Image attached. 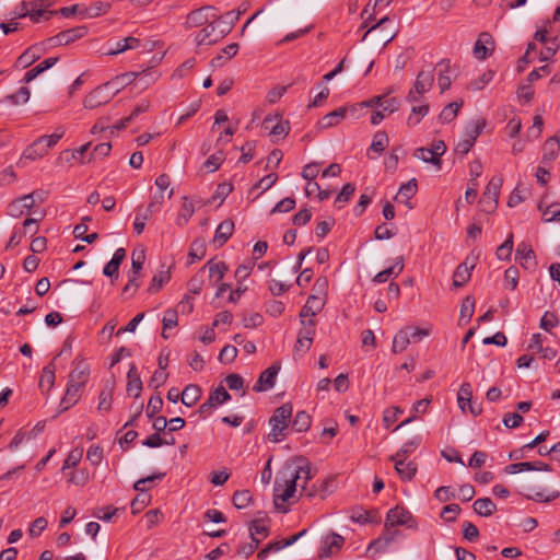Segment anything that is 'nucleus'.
<instances>
[{
  "label": "nucleus",
  "mask_w": 560,
  "mask_h": 560,
  "mask_svg": "<svg viewBox=\"0 0 560 560\" xmlns=\"http://www.w3.org/2000/svg\"><path fill=\"white\" fill-rule=\"evenodd\" d=\"M292 411L291 404H283L273 411L269 419V424L271 425V431L268 434L269 441L278 443L284 439L283 432L291 422Z\"/></svg>",
  "instance_id": "nucleus-1"
},
{
  "label": "nucleus",
  "mask_w": 560,
  "mask_h": 560,
  "mask_svg": "<svg viewBox=\"0 0 560 560\" xmlns=\"http://www.w3.org/2000/svg\"><path fill=\"white\" fill-rule=\"evenodd\" d=\"M217 24V15L212 14V21L202 26L201 30L194 33V43L196 46H210L222 39L228 33H230L231 27H223L218 31Z\"/></svg>",
  "instance_id": "nucleus-2"
},
{
  "label": "nucleus",
  "mask_w": 560,
  "mask_h": 560,
  "mask_svg": "<svg viewBox=\"0 0 560 560\" xmlns=\"http://www.w3.org/2000/svg\"><path fill=\"white\" fill-rule=\"evenodd\" d=\"M296 475L285 474L283 470L279 472L275 481V505L281 509L279 500L287 502L296 491Z\"/></svg>",
  "instance_id": "nucleus-3"
},
{
  "label": "nucleus",
  "mask_w": 560,
  "mask_h": 560,
  "mask_svg": "<svg viewBox=\"0 0 560 560\" xmlns=\"http://www.w3.org/2000/svg\"><path fill=\"white\" fill-rule=\"evenodd\" d=\"M62 133L54 132L49 136H42L28 145L23 152V158L28 160H37L48 153V150L57 144Z\"/></svg>",
  "instance_id": "nucleus-4"
},
{
  "label": "nucleus",
  "mask_w": 560,
  "mask_h": 560,
  "mask_svg": "<svg viewBox=\"0 0 560 560\" xmlns=\"http://www.w3.org/2000/svg\"><path fill=\"white\" fill-rule=\"evenodd\" d=\"M108 86L109 85H107V83H104L90 92L83 101L84 108L95 109L110 102L114 97V94Z\"/></svg>",
  "instance_id": "nucleus-5"
},
{
  "label": "nucleus",
  "mask_w": 560,
  "mask_h": 560,
  "mask_svg": "<svg viewBox=\"0 0 560 560\" xmlns=\"http://www.w3.org/2000/svg\"><path fill=\"white\" fill-rule=\"evenodd\" d=\"M261 127L264 130L268 131L275 141L284 138L290 130L289 122L283 121L278 115L266 116L262 120Z\"/></svg>",
  "instance_id": "nucleus-6"
},
{
  "label": "nucleus",
  "mask_w": 560,
  "mask_h": 560,
  "mask_svg": "<svg viewBox=\"0 0 560 560\" xmlns=\"http://www.w3.org/2000/svg\"><path fill=\"white\" fill-rule=\"evenodd\" d=\"M88 33V28L83 25L72 27L62 32H59L57 35L48 38V43L50 47H57L62 45H69L77 39L82 38Z\"/></svg>",
  "instance_id": "nucleus-7"
},
{
  "label": "nucleus",
  "mask_w": 560,
  "mask_h": 560,
  "mask_svg": "<svg viewBox=\"0 0 560 560\" xmlns=\"http://www.w3.org/2000/svg\"><path fill=\"white\" fill-rule=\"evenodd\" d=\"M501 186V177H492L489 180L480 201L482 205H485V209L487 211H492L497 208Z\"/></svg>",
  "instance_id": "nucleus-8"
},
{
  "label": "nucleus",
  "mask_w": 560,
  "mask_h": 560,
  "mask_svg": "<svg viewBox=\"0 0 560 560\" xmlns=\"http://www.w3.org/2000/svg\"><path fill=\"white\" fill-rule=\"evenodd\" d=\"M345 538L337 533H329L320 540L319 558H329L337 553L343 546Z\"/></svg>",
  "instance_id": "nucleus-9"
},
{
  "label": "nucleus",
  "mask_w": 560,
  "mask_h": 560,
  "mask_svg": "<svg viewBox=\"0 0 560 560\" xmlns=\"http://www.w3.org/2000/svg\"><path fill=\"white\" fill-rule=\"evenodd\" d=\"M280 371V364L273 363L259 375L253 390L256 393L267 392L275 386L276 377Z\"/></svg>",
  "instance_id": "nucleus-10"
},
{
  "label": "nucleus",
  "mask_w": 560,
  "mask_h": 560,
  "mask_svg": "<svg viewBox=\"0 0 560 560\" xmlns=\"http://www.w3.org/2000/svg\"><path fill=\"white\" fill-rule=\"evenodd\" d=\"M413 521L412 514L402 506H395L387 512L385 527H395L407 525L410 527V522Z\"/></svg>",
  "instance_id": "nucleus-11"
},
{
  "label": "nucleus",
  "mask_w": 560,
  "mask_h": 560,
  "mask_svg": "<svg viewBox=\"0 0 560 560\" xmlns=\"http://www.w3.org/2000/svg\"><path fill=\"white\" fill-rule=\"evenodd\" d=\"M213 11L210 5L201 7L197 10L191 11L186 18V27H202L212 21V15L209 13Z\"/></svg>",
  "instance_id": "nucleus-12"
},
{
  "label": "nucleus",
  "mask_w": 560,
  "mask_h": 560,
  "mask_svg": "<svg viewBox=\"0 0 560 560\" xmlns=\"http://www.w3.org/2000/svg\"><path fill=\"white\" fill-rule=\"evenodd\" d=\"M52 5L51 0H32L27 1V7L31 11V21L38 23L40 19L47 13L46 19L48 20L51 15L56 14V11H47Z\"/></svg>",
  "instance_id": "nucleus-13"
},
{
  "label": "nucleus",
  "mask_w": 560,
  "mask_h": 560,
  "mask_svg": "<svg viewBox=\"0 0 560 560\" xmlns=\"http://www.w3.org/2000/svg\"><path fill=\"white\" fill-rule=\"evenodd\" d=\"M515 259L525 269H534L537 265L536 255H535L530 244H528L526 242H522L518 244L516 253H515Z\"/></svg>",
  "instance_id": "nucleus-14"
},
{
  "label": "nucleus",
  "mask_w": 560,
  "mask_h": 560,
  "mask_svg": "<svg viewBox=\"0 0 560 560\" xmlns=\"http://www.w3.org/2000/svg\"><path fill=\"white\" fill-rule=\"evenodd\" d=\"M382 109L374 110L371 116V124L378 125L387 115L397 112L400 107V102L397 97H390L380 103Z\"/></svg>",
  "instance_id": "nucleus-15"
},
{
  "label": "nucleus",
  "mask_w": 560,
  "mask_h": 560,
  "mask_svg": "<svg viewBox=\"0 0 560 560\" xmlns=\"http://www.w3.org/2000/svg\"><path fill=\"white\" fill-rule=\"evenodd\" d=\"M492 36L483 32L479 35V38L474 46V55L479 60H485L494 49Z\"/></svg>",
  "instance_id": "nucleus-16"
},
{
  "label": "nucleus",
  "mask_w": 560,
  "mask_h": 560,
  "mask_svg": "<svg viewBox=\"0 0 560 560\" xmlns=\"http://www.w3.org/2000/svg\"><path fill=\"white\" fill-rule=\"evenodd\" d=\"M82 387L68 382L66 393L59 404L58 415L74 406L81 397Z\"/></svg>",
  "instance_id": "nucleus-17"
},
{
  "label": "nucleus",
  "mask_w": 560,
  "mask_h": 560,
  "mask_svg": "<svg viewBox=\"0 0 560 560\" xmlns=\"http://www.w3.org/2000/svg\"><path fill=\"white\" fill-rule=\"evenodd\" d=\"M325 301L317 295H310L305 305L300 312L301 319L306 317L314 319V317L323 310Z\"/></svg>",
  "instance_id": "nucleus-18"
},
{
  "label": "nucleus",
  "mask_w": 560,
  "mask_h": 560,
  "mask_svg": "<svg viewBox=\"0 0 560 560\" xmlns=\"http://www.w3.org/2000/svg\"><path fill=\"white\" fill-rule=\"evenodd\" d=\"M390 460L395 463V470L402 480H412L417 472V466L415 463L407 462L405 458H397V456H390Z\"/></svg>",
  "instance_id": "nucleus-19"
},
{
  "label": "nucleus",
  "mask_w": 560,
  "mask_h": 560,
  "mask_svg": "<svg viewBox=\"0 0 560 560\" xmlns=\"http://www.w3.org/2000/svg\"><path fill=\"white\" fill-rule=\"evenodd\" d=\"M110 47L106 51L108 56H116L118 54L125 52L129 49H136L140 46V39L133 36H128L126 38L119 39L114 44H109Z\"/></svg>",
  "instance_id": "nucleus-20"
},
{
  "label": "nucleus",
  "mask_w": 560,
  "mask_h": 560,
  "mask_svg": "<svg viewBox=\"0 0 560 560\" xmlns=\"http://www.w3.org/2000/svg\"><path fill=\"white\" fill-rule=\"evenodd\" d=\"M303 462L302 465H299L296 467L288 466L283 469L285 474L296 475V483L299 480H303L302 485V491H306V483L308 480L313 478L311 472L310 463L306 459H300Z\"/></svg>",
  "instance_id": "nucleus-21"
},
{
  "label": "nucleus",
  "mask_w": 560,
  "mask_h": 560,
  "mask_svg": "<svg viewBox=\"0 0 560 560\" xmlns=\"http://www.w3.org/2000/svg\"><path fill=\"white\" fill-rule=\"evenodd\" d=\"M89 375V364L85 363L84 361H79L75 363V368L69 374L68 382L83 388L85 383L88 382Z\"/></svg>",
  "instance_id": "nucleus-22"
},
{
  "label": "nucleus",
  "mask_w": 560,
  "mask_h": 560,
  "mask_svg": "<svg viewBox=\"0 0 560 560\" xmlns=\"http://www.w3.org/2000/svg\"><path fill=\"white\" fill-rule=\"evenodd\" d=\"M475 264H468V259L464 262L459 264L453 275V285L456 288L464 287L470 279L471 270L474 269Z\"/></svg>",
  "instance_id": "nucleus-23"
},
{
  "label": "nucleus",
  "mask_w": 560,
  "mask_h": 560,
  "mask_svg": "<svg viewBox=\"0 0 560 560\" xmlns=\"http://www.w3.org/2000/svg\"><path fill=\"white\" fill-rule=\"evenodd\" d=\"M234 231V222L232 220H224L222 221L217 230L213 237V243L215 246L221 247L223 246L228 240L232 236Z\"/></svg>",
  "instance_id": "nucleus-24"
},
{
  "label": "nucleus",
  "mask_w": 560,
  "mask_h": 560,
  "mask_svg": "<svg viewBox=\"0 0 560 560\" xmlns=\"http://www.w3.org/2000/svg\"><path fill=\"white\" fill-rule=\"evenodd\" d=\"M126 257V250L124 248H117L113 255V258L105 265L103 273L106 277H117L118 270Z\"/></svg>",
  "instance_id": "nucleus-25"
},
{
  "label": "nucleus",
  "mask_w": 560,
  "mask_h": 560,
  "mask_svg": "<svg viewBox=\"0 0 560 560\" xmlns=\"http://www.w3.org/2000/svg\"><path fill=\"white\" fill-rule=\"evenodd\" d=\"M127 393L138 398L142 390V381L135 364H131L127 373Z\"/></svg>",
  "instance_id": "nucleus-26"
},
{
  "label": "nucleus",
  "mask_w": 560,
  "mask_h": 560,
  "mask_svg": "<svg viewBox=\"0 0 560 560\" xmlns=\"http://www.w3.org/2000/svg\"><path fill=\"white\" fill-rule=\"evenodd\" d=\"M346 116H347V108L339 107V108L326 114L325 116H323L318 121V126L322 129L337 126Z\"/></svg>",
  "instance_id": "nucleus-27"
},
{
  "label": "nucleus",
  "mask_w": 560,
  "mask_h": 560,
  "mask_svg": "<svg viewBox=\"0 0 560 560\" xmlns=\"http://www.w3.org/2000/svg\"><path fill=\"white\" fill-rule=\"evenodd\" d=\"M434 82L433 71H420L417 75L413 89L418 94H424L430 91Z\"/></svg>",
  "instance_id": "nucleus-28"
},
{
  "label": "nucleus",
  "mask_w": 560,
  "mask_h": 560,
  "mask_svg": "<svg viewBox=\"0 0 560 560\" xmlns=\"http://www.w3.org/2000/svg\"><path fill=\"white\" fill-rule=\"evenodd\" d=\"M486 127V119L478 118L471 120L467 124L464 132V138L470 140L471 143H475L479 135L482 132Z\"/></svg>",
  "instance_id": "nucleus-29"
},
{
  "label": "nucleus",
  "mask_w": 560,
  "mask_h": 560,
  "mask_svg": "<svg viewBox=\"0 0 560 560\" xmlns=\"http://www.w3.org/2000/svg\"><path fill=\"white\" fill-rule=\"evenodd\" d=\"M205 267L208 269L210 281L214 280L213 284L221 281L228 271V266L224 261L214 262L209 260Z\"/></svg>",
  "instance_id": "nucleus-30"
},
{
  "label": "nucleus",
  "mask_w": 560,
  "mask_h": 560,
  "mask_svg": "<svg viewBox=\"0 0 560 560\" xmlns=\"http://www.w3.org/2000/svg\"><path fill=\"white\" fill-rule=\"evenodd\" d=\"M137 77L135 72H127L120 75H117L113 80L106 82L109 85V90L113 92L114 96L126 85L130 84Z\"/></svg>",
  "instance_id": "nucleus-31"
},
{
  "label": "nucleus",
  "mask_w": 560,
  "mask_h": 560,
  "mask_svg": "<svg viewBox=\"0 0 560 560\" xmlns=\"http://www.w3.org/2000/svg\"><path fill=\"white\" fill-rule=\"evenodd\" d=\"M474 511L480 516H491L497 511V505L490 498H480L474 502Z\"/></svg>",
  "instance_id": "nucleus-32"
},
{
  "label": "nucleus",
  "mask_w": 560,
  "mask_h": 560,
  "mask_svg": "<svg viewBox=\"0 0 560 560\" xmlns=\"http://www.w3.org/2000/svg\"><path fill=\"white\" fill-rule=\"evenodd\" d=\"M417 192V180L415 178L408 180L406 184H402L396 195L395 199L398 202H404L408 205L409 200Z\"/></svg>",
  "instance_id": "nucleus-33"
},
{
  "label": "nucleus",
  "mask_w": 560,
  "mask_h": 560,
  "mask_svg": "<svg viewBox=\"0 0 560 560\" xmlns=\"http://www.w3.org/2000/svg\"><path fill=\"white\" fill-rule=\"evenodd\" d=\"M201 396V389L199 386L189 384L182 392V402L187 406H194Z\"/></svg>",
  "instance_id": "nucleus-34"
},
{
  "label": "nucleus",
  "mask_w": 560,
  "mask_h": 560,
  "mask_svg": "<svg viewBox=\"0 0 560 560\" xmlns=\"http://www.w3.org/2000/svg\"><path fill=\"white\" fill-rule=\"evenodd\" d=\"M523 494L526 499L537 502H550L559 497V492H555L551 495H546L542 489H536L534 487H526Z\"/></svg>",
  "instance_id": "nucleus-35"
},
{
  "label": "nucleus",
  "mask_w": 560,
  "mask_h": 560,
  "mask_svg": "<svg viewBox=\"0 0 560 560\" xmlns=\"http://www.w3.org/2000/svg\"><path fill=\"white\" fill-rule=\"evenodd\" d=\"M463 105V101L460 102H452L446 105L439 115V120L442 124H447L454 120Z\"/></svg>",
  "instance_id": "nucleus-36"
},
{
  "label": "nucleus",
  "mask_w": 560,
  "mask_h": 560,
  "mask_svg": "<svg viewBox=\"0 0 560 560\" xmlns=\"http://www.w3.org/2000/svg\"><path fill=\"white\" fill-rule=\"evenodd\" d=\"M538 209L541 211L542 220L546 223L549 222H559L560 223V203H551L546 208H542L541 205L538 206Z\"/></svg>",
  "instance_id": "nucleus-37"
},
{
  "label": "nucleus",
  "mask_w": 560,
  "mask_h": 560,
  "mask_svg": "<svg viewBox=\"0 0 560 560\" xmlns=\"http://www.w3.org/2000/svg\"><path fill=\"white\" fill-rule=\"evenodd\" d=\"M39 52L37 49L31 47L27 48L15 61V67L27 68L39 59Z\"/></svg>",
  "instance_id": "nucleus-38"
},
{
  "label": "nucleus",
  "mask_w": 560,
  "mask_h": 560,
  "mask_svg": "<svg viewBox=\"0 0 560 560\" xmlns=\"http://www.w3.org/2000/svg\"><path fill=\"white\" fill-rule=\"evenodd\" d=\"M312 423V418L306 411H298L293 421L292 428L296 432H306Z\"/></svg>",
  "instance_id": "nucleus-39"
},
{
  "label": "nucleus",
  "mask_w": 560,
  "mask_h": 560,
  "mask_svg": "<svg viewBox=\"0 0 560 560\" xmlns=\"http://www.w3.org/2000/svg\"><path fill=\"white\" fill-rule=\"evenodd\" d=\"M55 380H56L55 364L51 362L43 369L40 380H39V386L42 388L46 387L47 390H50L55 384Z\"/></svg>",
  "instance_id": "nucleus-40"
},
{
  "label": "nucleus",
  "mask_w": 560,
  "mask_h": 560,
  "mask_svg": "<svg viewBox=\"0 0 560 560\" xmlns=\"http://www.w3.org/2000/svg\"><path fill=\"white\" fill-rule=\"evenodd\" d=\"M410 343L409 331L405 328L399 330L393 340L392 350L394 353L402 352Z\"/></svg>",
  "instance_id": "nucleus-41"
},
{
  "label": "nucleus",
  "mask_w": 560,
  "mask_h": 560,
  "mask_svg": "<svg viewBox=\"0 0 560 560\" xmlns=\"http://www.w3.org/2000/svg\"><path fill=\"white\" fill-rule=\"evenodd\" d=\"M206 242L203 240H195L189 249L188 258L189 264H194L196 260H200L206 255Z\"/></svg>",
  "instance_id": "nucleus-42"
},
{
  "label": "nucleus",
  "mask_w": 560,
  "mask_h": 560,
  "mask_svg": "<svg viewBox=\"0 0 560 560\" xmlns=\"http://www.w3.org/2000/svg\"><path fill=\"white\" fill-rule=\"evenodd\" d=\"M150 107L149 101H143L140 104H138L133 110L130 113L128 117L122 118L119 124L116 126L118 129H125L130 121H132L135 118H137L140 114H143L148 112Z\"/></svg>",
  "instance_id": "nucleus-43"
},
{
  "label": "nucleus",
  "mask_w": 560,
  "mask_h": 560,
  "mask_svg": "<svg viewBox=\"0 0 560 560\" xmlns=\"http://www.w3.org/2000/svg\"><path fill=\"white\" fill-rule=\"evenodd\" d=\"M165 476L164 472H158V474H153L151 476H148L145 478H141L139 480H137L133 485V488L135 490L139 491V492H148L152 487H153V482L155 480H161L163 479Z\"/></svg>",
  "instance_id": "nucleus-44"
},
{
  "label": "nucleus",
  "mask_w": 560,
  "mask_h": 560,
  "mask_svg": "<svg viewBox=\"0 0 560 560\" xmlns=\"http://www.w3.org/2000/svg\"><path fill=\"white\" fill-rule=\"evenodd\" d=\"M388 143L389 139L387 133L383 130H380L374 135L372 143L370 145V150L376 153H383L388 147Z\"/></svg>",
  "instance_id": "nucleus-45"
},
{
  "label": "nucleus",
  "mask_w": 560,
  "mask_h": 560,
  "mask_svg": "<svg viewBox=\"0 0 560 560\" xmlns=\"http://www.w3.org/2000/svg\"><path fill=\"white\" fill-rule=\"evenodd\" d=\"M114 385H106V387L100 393L98 406L100 411H109L112 408Z\"/></svg>",
  "instance_id": "nucleus-46"
},
{
  "label": "nucleus",
  "mask_w": 560,
  "mask_h": 560,
  "mask_svg": "<svg viewBox=\"0 0 560 560\" xmlns=\"http://www.w3.org/2000/svg\"><path fill=\"white\" fill-rule=\"evenodd\" d=\"M560 150V141L557 137H550L544 144V161H551Z\"/></svg>",
  "instance_id": "nucleus-47"
},
{
  "label": "nucleus",
  "mask_w": 560,
  "mask_h": 560,
  "mask_svg": "<svg viewBox=\"0 0 560 560\" xmlns=\"http://www.w3.org/2000/svg\"><path fill=\"white\" fill-rule=\"evenodd\" d=\"M183 200L184 201H183V205L180 207V210H179V213L177 217L178 225L186 224L189 221V219L192 217V214L195 213V207H194L192 202L189 201V199L187 197H184Z\"/></svg>",
  "instance_id": "nucleus-48"
},
{
  "label": "nucleus",
  "mask_w": 560,
  "mask_h": 560,
  "mask_svg": "<svg viewBox=\"0 0 560 560\" xmlns=\"http://www.w3.org/2000/svg\"><path fill=\"white\" fill-rule=\"evenodd\" d=\"M438 66L440 67L438 84H439V88L441 90V93H443L447 89H450V86L452 84V80H451V77L448 74L450 65L445 63L444 61H442Z\"/></svg>",
  "instance_id": "nucleus-49"
},
{
  "label": "nucleus",
  "mask_w": 560,
  "mask_h": 560,
  "mask_svg": "<svg viewBox=\"0 0 560 560\" xmlns=\"http://www.w3.org/2000/svg\"><path fill=\"white\" fill-rule=\"evenodd\" d=\"M206 267H202L189 281L188 290L192 294H199L205 284Z\"/></svg>",
  "instance_id": "nucleus-50"
},
{
  "label": "nucleus",
  "mask_w": 560,
  "mask_h": 560,
  "mask_svg": "<svg viewBox=\"0 0 560 560\" xmlns=\"http://www.w3.org/2000/svg\"><path fill=\"white\" fill-rule=\"evenodd\" d=\"M429 108V104L413 106L407 119L408 126H417L421 121V119L428 115Z\"/></svg>",
  "instance_id": "nucleus-51"
},
{
  "label": "nucleus",
  "mask_w": 560,
  "mask_h": 560,
  "mask_svg": "<svg viewBox=\"0 0 560 560\" xmlns=\"http://www.w3.org/2000/svg\"><path fill=\"white\" fill-rule=\"evenodd\" d=\"M301 324L303 325V328L299 330L298 336L305 339L306 341L313 342L314 336H315V326L316 322L315 319L308 318V319H301Z\"/></svg>",
  "instance_id": "nucleus-52"
},
{
  "label": "nucleus",
  "mask_w": 560,
  "mask_h": 560,
  "mask_svg": "<svg viewBox=\"0 0 560 560\" xmlns=\"http://www.w3.org/2000/svg\"><path fill=\"white\" fill-rule=\"evenodd\" d=\"M250 532V538L254 542L256 540L261 541V539L266 538L268 536V527L260 521H254L252 522L249 526Z\"/></svg>",
  "instance_id": "nucleus-53"
},
{
  "label": "nucleus",
  "mask_w": 560,
  "mask_h": 560,
  "mask_svg": "<svg viewBox=\"0 0 560 560\" xmlns=\"http://www.w3.org/2000/svg\"><path fill=\"white\" fill-rule=\"evenodd\" d=\"M413 155L425 163L441 166V159L435 156L431 148H419Z\"/></svg>",
  "instance_id": "nucleus-54"
},
{
  "label": "nucleus",
  "mask_w": 560,
  "mask_h": 560,
  "mask_svg": "<svg viewBox=\"0 0 560 560\" xmlns=\"http://www.w3.org/2000/svg\"><path fill=\"white\" fill-rule=\"evenodd\" d=\"M175 439L171 436V441H167L166 439H162L160 433L155 432L151 435H149L145 440L142 441V445L154 448L160 447L162 445H174Z\"/></svg>",
  "instance_id": "nucleus-55"
},
{
  "label": "nucleus",
  "mask_w": 560,
  "mask_h": 560,
  "mask_svg": "<svg viewBox=\"0 0 560 560\" xmlns=\"http://www.w3.org/2000/svg\"><path fill=\"white\" fill-rule=\"evenodd\" d=\"M208 399L215 407L229 401L231 399V395L223 386H219L210 393Z\"/></svg>",
  "instance_id": "nucleus-56"
},
{
  "label": "nucleus",
  "mask_w": 560,
  "mask_h": 560,
  "mask_svg": "<svg viewBox=\"0 0 560 560\" xmlns=\"http://www.w3.org/2000/svg\"><path fill=\"white\" fill-rule=\"evenodd\" d=\"M249 490H238L233 494V504L236 509H245L252 502Z\"/></svg>",
  "instance_id": "nucleus-57"
},
{
  "label": "nucleus",
  "mask_w": 560,
  "mask_h": 560,
  "mask_svg": "<svg viewBox=\"0 0 560 560\" xmlns=\"http://www.w3.org/2000/svg\"><path fill=\"white\" fill-rule=\"evenodd\" d=\"M168 271H160L154 275L151 281V284L148 288L150 293H156L168 280H170Z\"/></svg>",
  "instance_id": "nucleus-58"
},
{
  "label": "nucleus",
  "mask_w": 560,
  "mask_h": 560,
  "mask_svg": "<svg viewBox=\"0 0 560 560\" xmlns=\"http://www.w3.org/2000/svg\"><path fill=\"white\" fill-rule=\"evenodd\" d=\"M512 250H513V234L511 233L508 236V238L505 240V242L498 247L495 255L500 260H508V259H510V257L512 255Z\"/></svg>",
  "instance_id": "nucleus-59"
},
{
  "label": "nucleus",
  "mask_w": 560,
  "mask_h": 560,
  "mask_svg": "<svg viewBox=\"0 0 560 560\" xmlns=\"http://www.w3.org/2000/svg\"><path fill=\"white\" fill-rule=\"evenodd\" d=\"M475 312V299L472 296H466L460 305V319L470 320Z\"/></svg>",
  "instance_id": "nucleus-60"
},
{
  "label": "nucleus",
  "mask_w": 560,
  "mask_h": 560,
  "mask_svg": "<svg viewBox=\"0 0 560 560\" xmlns=\"http://www.w3.org/2000/svg\"><path fill=\"white\" fill-rule=\"evenodd\" d=\"M151 218L150 214H148L141 207H139L137 209V213H136V217H135V222H133V230L135 232L140 235L144 228H145V222Z\"/></svg>",
  "instance_id": "nucleus-61"
},
{
  "label": "nucleus",
  "mask_w": 560,
  "mask_h": 560,
  "mask_svg": "<svg viewBox=\"0 0 560 560\" xmlns=\"http://www.w3.org/2000/svg\"><path fill=\"white\" fill-rule=\"evenodd\" d=\"M420 442L421 439L419 436L413 438L411 441L405 443L394 456L407 459L408 456L420 445Z\"/></svg>",
  "instance_id": "nucleus-62"
},
{
  "label": "nucleus",
  "mask_w": 560,
  "mask_h": 560,
  "mask_svg": "<svg viewBox=\"0 0 560 560\" xmlns=\"http://www.w3.org/2000/svg\"><path fill=\"white\" fill-rule=\"evenodd\" d=\"M163 399L160 395H153L150 397L147 406V417L154 418V416L162 409Z\"/></svg>",
  "instance_id": "nucleus-63"
},
{
  "label": "nucleus",
  "mask_w": 560,
  "mask_h": 560,
  "mask_svg": "<svg viewBox=\"0 0 560 560\" xmlns=\"http://www.w3.org/2000/svg\"><path fill=\"white\" fill-rule=\"evenodd\" d=\"M151 497L148 492H140L131 502V510L133 514L142 511L149 503Z\"/></svg>",
  "instance_id": "nucleus-64"
}]
</instances>
